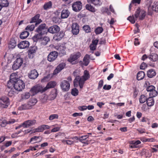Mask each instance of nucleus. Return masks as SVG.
Wrapping results in <instances>:
<instances>
[{"instance_id": "39448f33", "label": "nucleus", "mask_w": 158, "mask_h": 158, "mask_svg": "<svg viewBox=\"0 0 158 158\" xmlns=\"http://www.w3.org/2000/svg\"><path fill=\"white\" fill-rule=\"evenodd\" d=\"M37 102L35 99L30 100L27 103L22 105L19 107V110H23L26 109H29L31 108Z\"/></svg>"}, {"instance_id": "a878e982", "label": "nucleus", "mask_w": 158, "mask_h": 158, "mask_svg": "<svg viewBox=\"0 0 158 158\" xmlns=\"http://www.w3.org/2000/svg\"><path fill=\"white\" fill-rule=\"evenodd\" d=\"M38 73L35 69L31 70L29 73L28 77L30 79H36L38 76Z\"/></svg>"}, {"instance_id": "e2e57ef3", "label": "nucleus", "mask_w": 158, "mask_h": 158, "mask_svg": "<svg viewBox=\"0 0 158 158\" xmlns=\"http://www.w3.org/2000/svg\"><path fill=\"white\" fill-rule=\"evenodd\" d=\"M40 138V137L39 136H35L31 139L30 141L31 142L33 141H37L38 139H39Z\"/></svg>"}, {"instance_id": "4468645a", "label": "nucleus", "mask_w": 158, "mask_h": 158, "mask_svg": "<svg viewBox=\"0 0 158 158\" xmlns=\"http://www.w3.org/2000/svg\"><path fill=\"white\" fill-rule=\"evenodd\" d=\"M36 123V121L35 119L27 120L23 123V127L24 128L28 127L35 125Z\"/></svg>"}, {"instance_id": "7c9ffc66", "label": "nucleus", "mask_w": 158, "mask_h": 158, "mask_svg": "<svg viewBox=\"0 0 158 158\" xmlns=\"http://www.w3.org/2000/svg\"><path fill=\"white\" fill-rule=\"evenodd\" d=\"M90 58V56L88 54H86L84 57L83 59V64L85 66H87L89 62V60Z\"/></svg>"}, {"instance_id": "473e14b6", "label": "nucleus", "mask_w": 158, "mask_h": 158, "mask_svg": "<svg viewBox=\"0 0 158 158\" xmlns=\"http://www.w3.org/2000/svg\"><path fill=\"white\" fill-rule=\"evenodd\" d=\"M145 76V73L143 71H139L137 73V79L139 81L140 80L143 79L144 78Z\"/></svg>"}, {"instance_id": "338daca9", "label": "nucleus", "mask_w": 158, "mask_h": 158, "mask_svg": "<svg viewBox=\"0 0 158 158\" xmlns=\"http://www.w3.org/2000/svg\"><path fill=\"white\" fill-rule=\"evenodd\" d=\"M12 143V141H7L6 142L5 144V146L6 147H8L9 146H10V145H11Z\"/></svg>"}, {"instance_id": "3c124183", "label": "nucleus", "mask_w": 158, "mask_h": 158, "mask_svg": "<svg viewBox=\"0 0 158 158\" xmlns=\"http://www.w3.org/2000/svg\"><path fill=\"white\" fill-rule=\"evenodd\" d=\"M58 118V115L57 114H53L50 115L49 119L50 120H52L55 119H57Z\"/></svg>"}, {"instance_id": "0e129e2a", "label": "nucleus", "mask_w": 158, "mask_h": 158, "mask_svg": "<svg viewBox=\"0 0 158 158\" xmlns=\"http://www.w3.org/2000/svg\"><path fill=\"white\" fill-rule=\"evenodd\" d=\"M147 67V64L144 62L142 63L140 66V69H144Z\"/></svg>"}, {"instance_id": "6e6552de", "label": "nucleus", "mask_w": 158, "mask_h": 158, "mask_svg": "<svg viewBox=\"0 0 158 158\" xmlns=\"http://www.w3.org/2000/svg\"><path fill=\"white\" fill-rule=\"evenodd\" d=\"M23 62L22 58L19 57L16 59L13 63L12 69L14 70H16L19 69L22 65Z\"/></svg>"}, {"instance_id": "5fc2aeb1", "label": "nucleus", "mask_w": 158, "mask_h": 158, "mask_svg": "<svg viewBox=\"0 0 158 158\" xmlns=\"http://www.w3.org/2000/svg\"><path fill=\"white\" fill-rule=\"evenodd\" d=\"M154 89H155V87L153 85H151L148 87L146 89L148 91L150 92Z\"/></svg>"}, {"instance_id": "c756f323", "label": "nucleus", "mask_w": 158, "mask_h": 158, "mask_svg": "<svg viewBox=\"0 0 158 158\" xmlns=\"http://www.w3.org/2000/svg\"><path fill=\"white\" fill-rule=\"evenodd\" d=\"M70 14V12L67 9H63L61 13V18L65 19L68 18Z\"/></svg>"}, {"instance_id": "de8ad7c7", "label": "nucleus", "mask_w": 158, "mask_h": 158, "mask_svg": "<svg viewBox=\"0 0 158 158\" xmlns=\"http://www.w3.org/2000/svg\"><path fill=\"white\" fill-rule=\"evenodd\" d=\"M158 94V92L154 89L151 92H150L149 94L151 97H156Z\"/></svg>"}, {"instance_id": "4d7b16f0", "label": "nucleus", "mask_w": 158, "mask_h": 158, "mask_svg": "<svg viewBox=\"0 0 158 158\" xmlns=\"http://www.w3.org/2000/svg\"><path fill=\"white\" fill-rule=\"evenodd\" d=\"M15 93V92L14 91L13 89H11L9 91L8 93V95L9 96L11 97L13 95H14Z\"/></svg>"}, {"instance_id": "69168bd1", "label": "nucleus", "mask_w": 158, "mask_h": 158, "mask_svg": "<svg viewBox=\"0 0 158 158\" xmlns=\"http://www.w3.org/2000/svg\"><path fill=\"white\" fill-rule=\"evenodd\" d=\"M90 49L91 50L94 51L96 49V46L93 44H91L90 46Z\"/></svg>"}, {"instance_id": "13d9d810", "label": "nucleus", "mask_w": 158, "mask_h": 158, "mask_svg": "<svg viewBox=\"0 0 158 158\" xmlns=\"http://www.w3.org/2000/svg\"><path fill=\"white\" fill-rule=\"evenodd\" d=\"M103 84V81L102 80H101L99 81L98 83V89H99L102 86Z\"/></svg>"}, {"instance_id": "aec40b11", "label": "nucleus", "mask_w": 158, "mask_h": 158, "mask_svg": "<svg viewBox=\"0 0 158 158\" xmlns=\"http://www.w3.org/2000/svg\"><path fill=\"white\" fill-rule=\"evenodd\" d=\"M72 31L73 35H77L79 31V27L78 25L76 23L72 24Z\"/></svg>"}, {"instance_id": "0eeeda50", "label": "nucleus", "mask_w": 158, "mask_h": 158, "mask_svg": "<svg viewBox=\"0 0 158 158\" xmlns=\"http://www.w3.org/2000/svg\"><path fill=\"white\" fill-rule=\"evenodd\" d=\"M9 98L6 96L2 97L0 98V107L7 108L10 105Z\"/></svg>"}, {"instance_id": "9d476101", "label": "nucleus", "mask_w": 158, "mask_h": 158, "mask_svg": "<svg viewBox=\"0 0 158 158\" xmlns=\"http://www.w3.org/2000/svg\"><path fill=\"white\" fill-rule=\"evenodd\" d=\"M60 85L61 89L64 92L68 91L70 89V83L69 81L66 80H64L61 81Z\"/></svg>"}, {"instance_id": "f3484780", "label": "nucleus", "mask_w": 158, "mask_h": 158, "mask_svg": "<svg viewBox=\"0 0 158 158\" xmlns=\"http://www.w3.org/2000/svg\"><path fill=\"white\" fill-rule=\"evenodd\" d=\"M58 52L56 51L51 52L48 56V60L49 61H54L57 57Z\"/></svg>"}, {"instance_id": "423d86ee", "label": "nucleus", "mask_w": 158, "mask_h": 158, "mask_svg": "<svg viewBox=\"0 0 158 158\" xmlns=\"http://www.w3.org/2000/svg\"><path fill=\"white\" fill-rule=\"evenodd\" d=\"M44 87L42 85H37L32 87L30 90V93L32 96H34L39 92L42 93L45 91Z\"/></svg>"}, {"instance_id": "6e6d98bb", "label": "nucleus", "mask_w": 158, "mask_h": 158, "mask_svg": "<svg viewBox=\"0 0 158 158\" xmlns=\"http://www.w3.org/2000/svg\"><path fill=\"white\" fill-rule=\"evenodd\" d=\"M137 131L140 134L146 133V130L144 128H139L137 129Z\"/></svg>"}, {"instance_id": "f257e3e1", "label": "nucleus", "mask_w": 158, "mask_h": 158, "mask_svg": "<svg viewBox=\"0 0 158 158\" xmlns=\"http://www.w3.org/2000/svg\"><path fill=\"white\" fill-rule=\"evenodd\" d=\"M77 70H75L73 73L74 76H76L73 81L74 85L75 87H77L79 85L81 89L83 87L85 81L89 78V74L88 71L85 70L84 72V75L80 77L77 74Z\"/></svg>"}, {"instance_id": "09e8293b", "label": "nucleus", "mask_w": 158, "mask_h": 158, "mask_svg": "<svg viewBox=\"0 0 158 158\" xmlns=\"http://www.w3.org/2000/svg\"><path fill=\"white\" fill-rule=\"evenodd\" d=\"M49 41L50 39L48 37H45L43 39L42 44L44 45H45Z\"/></svg>"}, {"instance_id": "a18cd8bd", "label": "nucleus", "mask_w": 158, "mask_h": 158, "mask_svg": "<svg viewBox=\"0 0 158 158\" xmlns=\"http://www.w3.org/2000/svg\"><path fill=\"white\" fill-rule=\"evenodd\" d=\"M103 31V29L102 27H98L95 29V32L96 35H98L102 33Z\"/></svg>"}, {"instance_id": "2eb2a0df", "label": "nucleus", "mask_w": 158, "mask_h": 158, "mask_svg": "<svg viewBox=\"0 0 158 158\" xmlns=\"http://www.w3.org/2000/svg\"><path fill=\"white\" fill-rule=\"evenodd\" d=\"M16 75V73H12L10 77V80L8 82L7 84V86L9 88H10L13 86H14L15 83V76Z\"/></svg>"}, {"instance_id": "ea45409f", "label": "nucleus", "mask_w": 158, "mask_h": 158, "mask_svg": "<svg viewBox=\"0 0 158 158\" xmlns=\"http://www.w3.org/2000/svg\"><path fill=\"white\" fill-rule=\"evenodd\" d=\"M16 46V43L15 40H11L9 44V48L10 49H13Z\"/></svg>"}, {"instance_id": "052dcab7", "label": "nucleus", "mask_w": 158, "mask_h": 158, "mask_svg": "<svg viewBox=\"0 0 158 158\" xmlns=\"http://www.w3.org/2000/svg\"><path fill=\"white\" fill-rule=\"evenodd\" d=\"M60 128V127H54L51 130L52 132H55L58 131Z\"/></svg>"}, {"instance_id": "58836bf2", "label": "nucleus", "mask_w": 158, "mask_h": 158, "mask_svg": "<svg viewBox=\"0 0 158 158\" xmlns=\"http://www.w3.org/2000/svg\"><path fill=\"white\" fill-rule=\"evenodd\" d=\"M86 9L92 12H94L96 11L95 8L89 4H87L85 5Z\"/></svg>"}, {"instance_id": "5701e85b", "label": "nucleus", "mask_w": 158, "mask_h": 158, "mask_svg": "<svg viewBox=\"0 0 158 158\" xmlns=\"http://www.w3.org/2000/svg\"><path fill=\"white\" fill-rule=\"evenodd\" d=\"M48 32L54 34L59 31L60 28L58 26L55 25L49 27L48 29Z\"/></svg>"}, {"instance_id": "393cba45", "label": "nucleus", "mask_w": 158, "mask_h": 158, "mask_svg": "<svg viewBox=\"0 0 158 158\" xmlns=\"http://www.w3.org/2000/svg\"><path fill=\"white\" fill-rule=\"evenodd\" d=\"M40 15L37 14L35 15V16L32 18L31 21L30 23H35V25L36 26L37 25L40 23L41 22L42 20L41 19H39L40 17Z\"/></svg>"}, {"instance_id": "ddd939ff", "label": "nucleus", "mask_w": 158, "mask_h": 158, "mask_svg": "<svg viewBox=\"0 0 158 158\" xmlns=\"http://www.w3.org/2000/svg\"><path fill=\"white\" fill-rule=\"evenodd\" d=\"M149 14H152V11L158 12V2H154L152 6H149L148 8Z\"/></svg>"}, {"instance_id": "864d4df0", "label": "nucleus", "mask_w": 158, "mask_h": 158, "mask_svg": "<svg viewBox=\"0 0 158 158\" xmlns=\"http://www.w3.org/2000/svg\"><path fill=\"white\" fill-rule=\"evenodd\" d=\"M17 121L16 120L14 119H10L9 120L6 121L7 124H12L14 123L15 122H17Z\"/></svg>"}, {"instance_id": "c85d7f7f", "label": "nucleus", "mask_w": 158, "mask_h": 158, "mask_svg": "<svg viewBox=\"0 0 158 158\" xmlns=\"http://www.w3.org/2000/svg\"><path fill=\"white\" fill-rule=\"evenodd\" d=\"M148 58L151 60L155 62L158 60V56L156 53H151Z\"/></svg>"}, {"instance_id": "bb28decb", "label": "nucleus", "mask_w": 158, "mask_h": 158, "mask_svg": "<svg viewBox=\"0 0 158 158\" xmlns=\"http://www.w3.org/2000/svg\"><path fill=\"white\" fill-rule=\"evenodd\" d=\"M64 35V33L63 31L57 33L53 37L54 40L57 41L60 40Z\"/></svg>"}, {"instance_id": "6ab92c4d", "label": "nucleus", "mask_w": 158, "mask_h": 158, "mask_svg": "<svg viewBox=\"0 0 158 158\" xmlns=\"http://www.w3.org/2000/svg\"><path fill=\"white\" fill-rule=\"evenodd\" d=\"M65 63H62L60 64L54 71L53 74L56 75L60 72L65 66Z\"/></svg>"}, {"instance_id": "2f4dec72", "label": "nucleus", "mask_w": 158, "mask_h": 158, "mask_svg": "<svg viewBox=\"0 0 158 158\" xmlns=\"http://www.w3.org/2000/svg\"><path fill=\"white\" fill-rule=\"evenodd\" d=\"M156 74V71L154 69H150L149 70L147 73V75L148 77L152 78L155 76Z\"/></svg>"}, {"instance_id": "37998d69", "label": "nucleus", "mask_w": 158, "mask_h": 158, "mask_svg": "<svg viewBox=\"0 0 158 158\" xmlns=\"http://www.w3.org/2000/svg\"><path fill=\"white\" fill-rule=\"evenodd\" d=\"M35 26V25L33 24L28 25L25 29L28 32L29 31H32L34 30Z\"/></svg>"}, {"instance_id": "412c9836", "label": "nucleus", "mask_w": 158, "mask_h": 158, "mask_svg": "<svg viewBox=\"0 0 158 158\" xmlns=\"http://www.w3.org/2000/svg\"><path fill=\"white\" fill-rule=\"evenodd\" d=\"M89 136L88 135H86L81 136L79 139H78L77 136H75L72 137V139H75L77 140H79V141L84 143H87L88 141L86 140V139L88 138Z\"/></svg>"}, {"instance_id": "bf43d9fd", "label": "nucleus", "mask_w": 158, "mask_h": 158, "mask_svg": "<svg viewBox=\"0 0 158 158\" xmlns=\"http://www.w3.org/2000/svg\"><path fill=\"white\" fill-rule=\"evenodd\" d=\"M111 88V86L110 85H105L103 87V89L105 90H110Z\"/></svg>"}, {"instance_id": "20e7f679", "label": "nucleus", "mask_w": 158, "mask_h": 158, "mask_svg": "<svg viewBox=\"0 0 158 158\" xmlns=\"http://www.w3.org/2000/svg\"><path fill=\"white\" fill-rule=\"evenodd\" d=\"M15 83L14 87L17 91H20L23 89L25 86L24 82L17 77V74L15 76Z\"/></svg>"}, {"instance_id": "f03ea898", "label": "nucleus", "mask_w": 158, "mask_h": 158, "mask_svg": "<svg viewBox=\"0 0 158 158\" xmlns=\"http://www.w3.org/2000/svg\"><path fill=\"white\" fill-rule=\"evenodd\" d=\"M35 31L38 33L33 37L34 41L36 42L38 39L42 38V36L46 34L48 32V30L46 24L42 23L40 24L36 29Z\"/></svg>"}, {"instance_id": "79ce46f5", "label": "nucleus", "mask_w": 158, "mask_h": 158, "mask_svg": "<svg viewBox=\"0 0 158 158\" xmlns=\"http://www.w3.org/2000/svg\"><path fill=\"white\" fill-rule=\"evenodd\" d=\"M52 4L51 2H49L45 3L44 6V8L45 10L51 8L52 6Z\"/></svg>"}, {"instance_id": "4be33fe9", "label": "nucleus", "mask_w": 158, "mask_h": 158, "mask_svg": "<svg viewBox=\"0 0 158 158\" xmlns=\"http://www.w3.org/2000/svg\"><path fill=\"white\" fill-rule=\"evenodd\" d=\"M30 43L28 41H23L19 43L18 45V46L21 49H25L28 47Z\"/></svg>"}, {"instance_id": "dca6fc26", "label": "nucleus", "mask_w": 158, "mask_h": 158, "mask_svg": "<svg viewBox=\"0 0 158 158\" xmlns=\"http://www.w3.org/2000/svg\"><path fill=\"white\" fill-rule=\"evenodd\" d=\"M66 48V47L64 45L62 44L60 46L57 47L56 48V49L59 55L61 56H62L66 54V52L65 50Z\"/></svg>"}, {"instance_id": "1a4fd4ad", "label": "nucleus", "mask_w": 158, "mask_h": 158, "mask_svg": "<svg viewBox=\"0 0 158 158\" xmlns=\"http://www.w3.org/2000/svg\"><path fill=\"white\" fill-rule=\"evenodd\" d=\"M81 56V54L79 52L71 54L68 59L67 61L72 64H75L74 61L79 58Z\"/></svg>"}, {"instance_id": "a19ab883", "label": "nucleus", "mask_w": 158, "mask_h": 158, "mask_svg": "<svg viewBox=\"0 0 158 158\" xmlns=\"http://www.w3.org/2000/svg\"><path fill=\"white\" fill-rule=\"evenodd\" d=\"M0 5L2 7H7L9 5V2L7 0H0Z\"/></svg>"}, {"instance_id": "b1692460", "label": "nucleus", "mask_w": 158, "mask_h": 158, "mask_svg": "<svg viewBox=\"0 0 158 158\" xmlns=\"http://www.w3.org/2000/svg\"><path fill=\"white\" fill-rule=\"evenodd\" d=\"M36 50V47L35 46L31 47L30 48L28 51V55L29 58H32L33 57Z\"/></svg>"}, {"instance_id": "c9c22d12", "label": "nucleus", "mask_w": 158, "mask_h": 158, "mask_svg": "<svg viewBox=\"0 0 158 158\" xmlns=\"http://www.w3.org/2000/svg\"><path fill=\"white\" fill-rule=\"evenodd\" d=\"M29 33L26 30L21 33L20 35V38L22 39L27 38L29 35Z\"/></svg>"}, {"instance_id": "72a5a7b5", "label": "nucleus", "mask_w": 158, "mask_h": 158, "mask_svg": "<svg viewBox=\"0 0 158 158\" xmlns=\"http://www.w3.org/2000/svg\"><path fill=\"white\" fill-rule=\"evenodd\" d=\"M87 2L89 3H92L95 6H100L102 4V3L100 0H87Z\"/></svg>"}, {"instance_id": "4c0bfd02", "label": "nucleus", "mask_w": 158, "mask_h": 158, "mask_svg": "<svg viewBox=\"0 0 158 158\" xmlns=\"http://www.w3.org/2000/svg\"><path fill=\"white\" fill-rule=\"evenodd\" d=\"M49 128V126L47 125H43L39 126L38 129L39 132H42L44 130Z\"/></svg>"}, {"instance_id": "f704fd0d", "label": "nucleus", "mask_w": 158, "mask_h": 158, "mask_svg": "<svg viewBox=\"0 0 158 158\" xmlns=\"http://www.w3.org/2000/svg\"><path fill=\"white\" fill-rule=\"evenodd\" d=\"M147 103L148 106H151L154 105V100L152 97L148 98Z\"/></svg>"}, {"instance_id": "a211bd4d", "label": "nucleus", "mask_w": 158, "mask_h": 158, "mask_svg": "<svg viewBox=\"0 0 158 158\" xmlns=\"http://www.w3.org/2000/svg\"><path fill=\"white\" fill-rule=\"evenodd\" d=\"M65 63H62L60 64L54 71L53 74L56 75L60 72L65 66Z\"/></svg>"}, {"instance_id": "680f3d73", "label": "nucleus", "mask_w": 158, "mask_h": 158, "mask_svg": "<svg viewBox=\"0 0 158 158\" xmlns=\"http://www.w3.org/2000/svg\"><path fill=\"white\" fill-rule=\"evenodd\" d=\"M78 109L81 111L85 110L87 109V106H79Z\"/></svg>"}, {"instance_id": "cd10ccee", "label": "nucleus", "mask_w": 158, "mask_h": 158, "mask_svg": "<svg viewBox=\"0 0 158 158\" xmlns=\"http://www.w3.org/2000/svg\"><path fill=\"white\" fill-rule=\"evenodd\" d=\"M56 85V83L55 81H51L47 84L45 87H44V90L46 91L49 89L54 88L55 86Z\"/></svg>"}, {"instance_id": "9b49d317", "label": "nucleus", "mask_w": 158, "mask_h": 158, "mask_svg": "<svg viewBox=\"0 0 158 158\" xmlns=\"http://www.w3.org/2000/svg\"><path fill=\"white\" fill-rule=\"evenodd\" d=\"M72 7L73 10L76 12L79 11L82 8V3L80 1L76 2L73 3Z\"/></svg>"}, {"instance_id": "603ef678", "label": "nucleus", "mask_w": 158, "mask_h": 158, "mask_svg": "<svg viewBox=\"0 0 158 158\" xmlns=\"http://www.w3.org/2000/svg\"><path fill=\"white\" fill-rule=\"evenodd\" d=\"M57 92L56 90H54L52 91L50 97H51L52 99H54L56 97Z\"/></svg>"}, {"instance_id": "7ed1b4c3", "label": "nucleus", "mask_w": 158, "mask_h": 158, "mask_svg": "<svg viewBox=\"0 0 158 158\" xmlns=\"http://www.w3.org/2000/svg\"><path fill=\"white\" fill-rule=\"evenodd\" d=\"M145 12L143 10H141L139 8L137 9L134 16H130L127 19L132 23H134L137 18L140 20H143L145 16Z\"/></svg>"}, {"instance_id": "49530a36", "label": "nucleus", "mask_w": 158, "mask_h": 158, "mask_svg": "<svg viewBox=\"0 0 158 158\" xmlns=\"http://www.w3.org/2000/svg\"><path fill=\"white\" fill-rule=\"evenodd\" d=\"M30 96V94L29 92H26L22 95V98L23 99H27Z\"/></svg>"}, {"instance_id": "8fccbe9b", "label": "nucleus", "mask_w": 158, "mask_h": 158, "mask_svg": "<svg viewBox=\"0 0 158 158\" xmlns=\"http://www.w3.org/2000/svg\"><path fill=\"white\" fill-rule=\"evenodd\" d=\"M71 93L73 95L76 96L78 94V91L76 88H73L72 89Z\"/></svg>"}, {"instance_id": "774afa93", "label": "nucleus", "mask_w": 158, "mask_h": 158, "mask_svg": "<svg viewBox=\"0 0 158 158\" xmlns=\"http://www.w3.org/2000/svg\"><path fill=\"white\" fill-rule=\"evenodd\" d=\"M115 21H116L113 18H111L110 21H109V19L108 20V22L110 25L113 24Z\"/></svg>"}, {"instance_id": "e433bc0d", "label": "nucleus", "mask_w": 158, "mask_h": 158, "mask_svg": "<svg viewBox=\"0 0 158 158\" xmlns=\"http://www.w3.org/2000/svg\"><path fill=\"white\" fill-rule=\"evenodd\" d=\"M148 98L147 96L141 95L139 98V102L141 103H143L147 101Z\"/></svg>"}, {"instance_id": "f8f14e48", "label": "nucleus", "mask_w": 158, "mask_h": 158, "mask_svg": "<svg viewBox=\"0 0 158 158\" xmlns=\"http://www.w3.org/2000/svg\"><path fill=\"white\" fill-rule=\"evenodd\" d=\"M129 143L130 144L129 147L131 148H136L139 147L138 145L141 143V141L139 140L136 141L131 140L129 141Z\"/></svg>"}, {"instance_id": "c03bdc74", "label": "nucleus", "mask_w": 158, "mask_h": 158, "mask_svg": "<svg viewBox=\"0 0 158 158\" xmlns=\"http://www.w3.org/2000/svg\"><path fill=\"white\" fill-rule=\"evenodd\" d=\"M83 29L86 33H88L91 31V28L88 25H85L83 27Z\"/></svg>"}]
</instances>
